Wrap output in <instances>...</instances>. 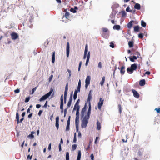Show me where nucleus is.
I'll return each mask as SVG.
<instances>
[{
    "label": "nucleus",
    "mask_w": 160,
    "mask_h": 160,
    "mask_svg": "<svg viewBox=\"0 0 160 160\" xmlns=\"http://www.w3.org/2000/svg\"><path fill=\"white\" fill-rule=\"evenodd\" d=\"M105 80V77H103L102 78V80L100 82V84L102 86L103 85L104 83V82Z\"/></svg>",
    "instance_id": "nucleus-40"
},
{
    "label": "nucleus",
    "mask_w": 160,
    "mask_h": 160,
    "mask_svg": "<svg viewBox=\"0 0 160 160\" xmlns=\"http://www.w3.org/2000/svg\"><path fill=\"white\" fill-rule=\"evenodd\" d=\"M140 5L139 3H136L134 5V8L137 10H140Z\"/></svg>",
    "instance_id": "nucleus-30"
},
{
    "label": "nucleus",
    "mask_w": 160,
    "mask_h": 160,
    "mask_svg": "<svg viewBox=\"0 0 160 160\" xmlns=\"http://www.w3.org/2000/svg\"><path fill=\"white\" fill-rule=\"evenodd\" d=\"M89 118L84 117L82 121L81 127L82 128H85L88 123V120Z\"/></svg>",
    "instance_id": "nucleus-3"
},
{
    "label": "nucleus",
    "mask_w": 160,
    "mask_h": 160,
    "mask_svg": "<svg viewBox=\"0 0 160 160\" xmlns=\"http://www.w3.org/2000/svg\"><path fill=\"white\" fill-rule=\"evenodd\" d=\"M104 102V100L102 99V98L99 99V101L98 103V108L100 110Z\"/></svg>",
    "instance_id": "nucleus-6"
},
{
    "label": "nucleus",
    "mask_w": 160,
    "mask_h": 160,
    "mask_svg": "<svg viewBox=\"0 0 160 160\" xmlns=\"http://www.w3.org/2000/svg\"><path fill=\"white\" fill-rule=\"evenodd\" d=\"M139 27L138 26H135L134 27V30L135 32H139Z\"/></svg>",
    "instance_id": "nucleus-34"
},
{
    "label": "nucleus",
    "mask_w": 160,
    "mask_h": 160,
    "mask_svg": "<svg viewBox=\"0 0 160 160\" xmlns=\"http://www.w3.org/2000/svg\"><path fill=\"white\" fill-rule=\"evenodd\" d=\"M128 45L129 48H131L133 47L134 45V42L132 40L128 42Z\"/></svg>",
    "instance_id": "nucleus-27"
},
{
    "label": "nucleus",
    "mask_w": 160,
    "mask_h": 160,
    "mask_svg": "<svg viewBox=\"0 0 160 160\" xmlns=\"http://www.w3.org/2000/svg\"><path fill=\"white\" fill-rule=\"evenodd\" d=\"M80 108L79 106L78 105L75 104L73 109V111L76 110H79Z\"/></svg>",
    "instance_id": "nucleus-33"
},
{
    "label": "nucleus",
    "mask_w": 160,
    "mask_h": 160,
    "mask_svg": "<svg viewBox=\"0 0 160 160\" xmlns=\"http://www.w3.org/2000/svg\"><path fill=\"white\" fill-rule=\"evenodd\" d=\"M131 90L133 93L134 97L137 98H139V94L134 89H132Z\"/></svg>",
    "instance_id": "nucleus-9"
},
{
    "label": "nucleus",
    "mask_w": 160,
    "mask_h": 160,
    "mask_svg": "<svg viewBox=\"0 0 160 160\" xmlns=\"http://www.w3.org/2000/svg\"><path fill=\"white\" fill-rule=\"evenodd\" d=\"M131 68L134 71L137 69L138 66L137 64L134 63L131 65Z\"/></svg>",
    "instance_id": "nucleus-22"
},
{
    "label": "nucleus",
    "mask_w": 160,
    "mask_h": 160,
    "mask_svg": "<svg viewBox=\"0 0 160 160\" xmlns=\"http://www.w3.org/2000/svg\"><path fill=\"white\" fill-rule=\"evenodd\" d=\"M139 85L141 86H143L145 84V79L141 80L139 82Z\"/></svg>",
    "instance_id": "nucleus-25"
},
{
    "label": "nucleus",
    "mask_w": 160,
    "mask_h": 160,
    "mask_svg": "<svg viewBox=\"0 0 160 160\" xmlns=\"http://www.w3.org/2000/svg\"><path fill=\"white\" fill-rule=\"evenodd\" d=\"M37 89V87H35L33 88L32 90V92L30 93L31 94H33L34 93V92Z\"/></svg>",
    "instance_id": "nucleus-50"
},
{
    "label": "nucleus",
    "mask_w": 160,
    "mask_h": 160,
    "mask_svg": "<svg viewBox=\"0 0 160 160\" xmlns=\"http://www.w3.org/2000/svg\"><path fill=\"white\" fill-rule=\"evenodd\" d=\"M134 22L133 20H132L129 22L127 24V27L129 29H130L133 25L132 22Z\"/></svg>",
    "instance_id": "nucleus-18"
},
{
    "label": "nucleus",
    "mask_w": 160,
    "mask_h": 160,
    "mask_svg": "<svg viewBox=\"0 0 160 160\" xmlns=\"http://www.w3.org/2000/svg\"><path fill=\"white\" fill-rule=\"evenodd\" d=\"M119 113L121 114L122 112V107L120 104L118 105Z\"/></svg>",
    "instance_id": "nucleus-45"
},
{
    "label": "nucleus",
    "mask_w": 160,
    "mask_h": 160,
    "mask_svg": "<svg viewBox=\"0 0 160 160\" xmlns=\"http://www.w3.org/2000/svg\"><path fill=\"white\" fill-rule=\"evenodd\" d=\"M59 117L58 116H57L56 119V126L57 129H58L59 128Z\"/></svg>",
    "instance_id": "nucleus-19"
},
{
    "label": "nucleus",
    "mask_w": 160,
    "mask_h": 160,
    "mask_svg": "<svg viewBox=\"0 0 160 160\" xmlns=\"http://www.w3.org/2000/svg\"><path fill=\"white\" fill-rule=\"evenodd\" d=\"M71 102L68 101V108H69L70 106L71 105Z\"/></svg>",
    "instance_id": "nucleus-62"
},
{
    "label": "nucleus",
    "mask_w": 160,
    "mask_h": 160,
    "mask_svg": "<svg viewBox=\"0 0 160 160\" xmlns=\"http://www.w3.org/2000/svg\"><path fill=\"white\" fill-rule=\"evenodd\" d=\"M68 90V83H67L65 87V91L64 95V102L66 103V102Z\"/></svg>",
    "instance_id": "nucleus-4"
},
{
    "label": "nucleus",
    "mask_w": 160,
    "mask_h": 160,
    "mask_svg": "<svg viewBox=\"0 0 160 160\" xmlns=\"http://www.w3.org/2000/svg\"><path fill=\"white\" fill-rule=\"evenodd\" d=\"M69 153L67 152L66 155V160H69Z\"/></svg>",
    "instance_id": "nucleus-43"
},
{
    "label": "nucleus",
    "mask_w": 160,
    "mask_h": 160,
    "mask_svg": "<svg viewBox=\"0 0 160 160\" xmlns=\"http://www.w3.org/2000/svg\"><path fill=\"white\" fill-rule=\"evenodd\" d=\"M11 36L12 39H16L18 37V34L15 32H12L11 34Z\"/></svg>",
    "instance_id": "nucleus-12"
},
{
    "label": "nucleus",
    "mask_w": 160,
    "mask_h": 160,
    "mask_svg": "<svg viewBox=\"0 0 160 160\" xmlns=\"http://www.w3.org/2000/svg\"><path fill=\"white\" fill-rule=\"evenodd\" d=\"M65 17V18L67 19V20H69L70 18V14L69 12H66L65 13L64 15H63V17L62 18V20L63 21H64V20L63 19Z\"/></svg>",
    "instance_id": "nucleus-8"
},
{
    "label": "nucleus",
    "mask_w": 160,
    "mask_h": 160,
    "mask_svg": "<svg viewBox=\"0 0 160 160\" xmlns=\"http://www.w3.org/2000/svg\"><path fill=\"white\" fill-rule=\"evenodd\" d=\"M127 72L129 74H131L133 73V71L132 69L130 68H128L127 69Z\"/></svg>",
    "instance_id": "nucleus-36"
},
{
    "label": "nucleus",
    "mask_w": 160,
    "mask_h": 160,
    "mask_svg": "<svg viewBox=\"0 0 160 160\" xmlns=\"http://www.w3.org/2000/svg\"><path fill=\"white\" fill-rule=\"evenodd\" d=\"M155 110H156L157 112L158 113H159L160 112V108H156L155 109Z\"/></svg>",
    "instance_id": "nucleus-56"
},
{
    "label": "nucleus",
    "mask_w": 160,
    "mask_h": 160,
    "mask_svg": "<svg viewBox=\"0 0 160 160\" xmlns=\"http://www.w3.org/2000/svg\"><path fill=\"white\" fill-rule=\"evenodd\" d=\"M78 155L77 158V160H80L81 157V152L80 150L78 151Z\"/></svg>",
    "instance_id": "nucleus-29"
},
{
    "label": "nucleus",
    "mask_w": 160,
    "mask_h": 160,
    "mask_svg": "<svg viewBox=\"0 0 160 160\" xmlns=\"http://www.w3.org/2000/svg\"><path fill=\"white\" fill-rule=\"evenodd\" d=\"M101 123L98 120H97V129L99 130L101 129Z\"/></svg>",
    "instance_id": "nucleus-24"
},
{
    "label": "nucleus",
    "mask_w": 160,
    "mask_h": 160,
    "mask_svg": "<svg viewBox=\"0 0 160 160\" xmlns=\"http://www.w3.org/2000/svg\"><path fill=\"white\" fill-rule=\"evenodd\" d=\"M27 18H28L29 22L30 23H32L33 21L34 17L32 15H30L29 16H28Z\"/></svg>",
    "instance_id": "nucleus-17"
},
{
    "label": "nucleus",
    "mask_w": 160,
    "mask_h": 160,
    "mask_svg": "<svg viewBox=\"0 0 160 160\" xmlns=\"http://www.w3.org/2000/svg\"><path fill=\"white\" fill-rule=\"evenodd\" d=\"M72 94H73V91L71 92V93L70 94L69 100L68 101L72 102Z\"/></svg>",
    "instance_id": "nucleus-41"
},
{
    "label": "nucleus",
    "mask_w": 160,
    "mask_h": 160,
    "mask_svg": "<svg viewBox=\"0 0 160 160\" xmlns=\"http://www.w3.org/2000/svg\"><path fill=\"white\" fill-rule=\"evenodd\" d=\"M35 133V132L34 131H32L31 132V134H29L28 136V137L31 138L32 139L34 137V136L33 135V134Z\"/></svg>",
    "instance_id": "nucleus-38"
},
{
    "label": "nucleus",
    "mask_w": 160,
    "mask_h": 160,
    "mask_svg": "<svg viewBox=\"0 0 160 160\" xmlns=\"http://www.w3.org/2000/svg\"><path fill=\"white\" fill-rule=\"evenodd\" d=\"M30 100V98L29 97L27 98L25 100V102H28Z\"/></svg>",
    "instance_id": "nucleus-57"
},
{
    "label": "nucleus",
    "mask_w": 160,
    "mask_h": 160,
    "mask_svg": "<svg viewBox=\"0 0 160 160\" xmlns=\"http://www.w3.org/2000/svg\"><path fill=\"white\" fill-rule=\"evenodd\" d=\"M76 118H79V110H77L76 113Z\"/></svg>",
    "instance_id": "nucleus-47"
},
{
    "label": "nucleus",
    "mask_w": 160,
    "mask_h": 160,
    "mask_svg": "<svg viewBox=\"0 0 160 160\" xmlns=\"http://www.w3.org/2000/svg\"><path fill=\"white\" fill-rule=\"evenodd\" d=\"M70 10L71 12H72L73 13H75L76 12V10H75L73 8H71Z\"/></svg>",
    "instance_id": "nucleus-53"
},
{
    "label": "nucleus",
    "mask_w": 160,
    "mask_h": 160,
    "mask_svg": "<svg viewBox=\"0 0 160 160\" xmlns=\"http://www.w3.org/2000/svg\"><path fill=\"white\" fill-rule=\"evenodd\" d=\"M71 116H69L68 118V119L67 122V125L66 128V131H68L69 129V126L70 124V120Z\"/></svg>",
    "instance_id": "nucleus-13"
},
{
    "label": "nucleus",
    "mask_w": 160,
    "mask_h": 160,
    "mask_svg": "<svg viewBox=\"0 0 160 160\" xmlns=\"http://www.w3.org/2000/svg\"><path fill=\"white\" fill-rule=\"evenodd\" d=\"M86 109L85 108H83L81 111V118H82L84 116V113L86 112Z\"/></svg>",
    "instance_id": "nucleus-21"
},
{
    "label": "nucleus",
    "mask_w": 160,
    "mask_h": 160,
    "mask_svg": "<svg viewBox=\"0 0 160 160\" xmlns=\"http://www.w3.org/2000/svg\"><path fill=\"white\" fill-rule=\"evenodd\" d=\"M98 67L100 68H102V63L101 62H99L98 64Z\"/></svg>",
    "instance_id": "nucleus-59"
},
{
    "label": "nucleus",
    "mask_w": 160,
    "mask_h": 160,
    "mask_svg": "<svg viewBox=\"0 0 160 160\" xmlns=\"http://www.w3.org/2000/svg\"><path fill=\"white\" fill-rule=\"evenodd\" d=\"M102 30L103 32L102 35L104 38H108L109 36V32L107 28H102Z\"/></svg>",
    "instance_id": "nucleus-2"
},
{
    "label": "nucleus",
    "mask_w": 160,
    "mask_h": 160,
    "mask_svg": "<svg viewBox=\"0 0 160 160\" xmlns=\"http://www.w3.org/2000/svg\"><path fill=\"white\" fill-rule=\"evenodd\" d=\"M143 150L142 149H140L138 153V154L139 156H141L143 154Z\"/></svg>",
    "instance_id": "nucleus-32"
},
{
    "label": "nucleus",
    "mask_w": 160,
    "mask_h": 160,
    "mask_svg": "<svg viewBox=\"0 0 160 160\" xmlns=\"http://www.w3.org/2000/svg\"><path fill=\"white\" fill-rule=\"evenodd\" d=\"M129 58L131 61L132 62H134V60H136L138 58H137V57H136L135 56H133L132 57H129Z\"/></svg>",
    "instance_id": "nucleus-26"
},
{
    "label": "nucleus",
    "mask_w": 160,
    "mask_h": 160,
    "mask_svg": "<svg viewBox=\"0 0 160 160\" xmlns=\"http://www.w3.org/2000/svg\"><path fill=\"white\" fill-rule=\"evenodd\" d=\"M69 48H70V46L69 43V42H67V47H66V55L68 57L69 55Z\"/></svg>",
    "instance_id": "nucleus-10"
},
{
    "label": "nucleus",
    "mask_w": 160,
    "mask_h": 160,
    "mask_svg": "<svg viewBox=\"0 0 160 160\" xmlns=\"http://www.w3.org/2000/svg\"><path fill=\"white\" fill-rule=\"evenodd\" d=\"M89 105V108L88 111L87 115H86L85 117L89 118L90 116L91 113V104L89 103L88 104Z\"/></svg>",
    "instance_id": "nucleus-15"
},
{
    "label": "nucleus",
    "mask_w": 160,
    "mask_h": 160,
    "mask_svg": "<svg viewBox=\"0 0 160 160\" xmlns=\"http://www.w3.org/2000/svg\"><path fill=\"white\" fill-rule=\"evenodd\" d=\"M82 64V62L81 61L80 62L79 66H78V71H79L80 70V68Z\"/></svg>",
    "instance_id": "nucleus-51"
},
{
    "label": "nucleus",
    "mask_w": 160,
    "mask_h": 160,
    "mask_svg": "<svg viewBox=\"0 0 160 160\" xmlns=\"http://www.w3.org/2000/svg\"><path fill=\"white\" fill-rule=\"evenodd\" d=\"M15 93H18L20 92V90L19 89H17L14 91Z\"/></svg>",
    "instance_id": "nucleus-55"
},
{
    "label": "nucleus",
    "mask_w": 160,
    "mask_h": 160,
    "mask_svg": "<svg viewBox=\"0 0 160 160\" xmlns=\"http://www.w3.org/2000/svg\"><path fill=\"white\" fill-rule=\"evenodd\" d=\"M77 93L78 90L76 89L74 91V92L73 95V99L74 100H75L77 98Z\"/></svg>",
    "instance_id": "nucleus-35"
},
{
    "label": "nucleus",
    "mask_w": 160,
    "mask_h": 160,
    "mask_svg": "<svg viewBox=\"0 0 160 160\" xmlns=\"http://www.w3.org/2000/svg\"><path fill=\"white\" fill-rule=\"evenodd\" d=\"M53 91V89L52 88H51L50 91L46 94L42 96L40 99L39 101L40 102L44 101L46 99L48 98L51 95Z\"/></svg>",
    "instance_id": "nucleus-1"
},
{
    "label": "nucleus",
    "mask_w": 160,
    "mask_h": 160,
    "mask_svg": "<svg viewBox=\"0 0 160 160\" xmlns=\"http://www.w3.org/2000/svg\"><path fill=\"white\" fill-rule=\"evenodd\" d=\"M121 13L122 17H125L126 15V13L124 10L122 11L121 12Z\"/></svg>",
    "instance_id": "nucleus-46"
},
{
    "label": "nucleus",
    "mask_w": 160,
    "mask_h": 160,
    "mask_svg": "<svg viewBox=\"0 0 160 160\" xmlns=\"http://www.w3.org/2000/svg\"><path fill=\"white\" fill-rule=\"evenodd\" d=\"M135 54L137 56L136 57H137L138 58H139V56H140V54L139 52L138 51L135 52L133 53H132L131 54Z\"/></svg>",
    "instance_id": "nucleus-39"
},
{
    "label": "nucleus",
    "mask_w": 160,
    "mask_h": 160,
    "mask_svg": "<svg viewBox=\"0 0 160 160\" xmlns=\"http://www.w3.org/2000/svg\"><path fill=\"white\" fill-rule=\"evenodd\" d=\"M125 67L124 66H122L120 69V72L121 74L123 75L124 74L125 71Z\"/></svg>",
    "instance_id": "nucleus-20"
},
{
    "label": "nucleus",
    "mask_w": 160,
    "mask_h": 160,
    "mask_svg": "<svg viewBox=\"0 0 160 160\" xmlns=\"http://www.w3.org/2000/svg\"><path fill=\"white\" fill-rule=\"evenodd\" d=\"M60 109L61 110H63V94H62L60 98Z\"/></svg>",
    "instance_id": "nucleus-11"
},
{
    "label": "nucleus",
    "mask_w": 160,
    "mask_h": 160,
    "mask_svg": "<svg viewBox=\"0 0 160 160\" xmlns=\"http://www.w3.org/2000/svg\"><path fill=\"white\" fill-rule=\"evenodd\" d=\"M88 52V45L87 44L85 47L84 55L83 56V59H85L86 57L87 53Z\"/></svg>",
    "instance_id": "nucleus-16"
},
{
    "label": "nucleus",
    "mask_w": 160,
    "mask_h": 160,
    "mask_svg": "<svg viewBox=\"0 0 160 160\" xmlns=\"http://www.w3.org/2000/svg\"><path fill=\"white\" fill-rule=\"evenodd\" d=\"M90 80H91V77L89 76H88L86 79L85 80V88H87L88 85L90 83Z\"/></svg>",
    "instance_id": "nucleus-5"
},
{
    "label": "nucleus",
    "mask_w": 160,
    "mask_h": 160,
    "mask_svg": "<svg viewBox=\"0 0 160 160\" xmlns=\"http://www.w3.org/2000/svg\"><path fill=\"white\" fill-rule=\"evenodd\" d=\"M113 28L114 30H118L120 29L121 27L119 25H115L113 26Z\"/></svg>",
    "instance_id": "nucleus-28"
},
{
    "label": "nucleus",
    "mask_w": 160,
    "mask_h": 160,
    "mask_svg": "<svg viewBox=\"0 0 160 160\" xmlns=\"http://www.w3.org/2000/svg\"><path fill=\"white\" fill-rule=\"evenodd\" d=\"M90 57V52H88L87 55V60L86 62L85 65L86 66H87L88 63L89 58Z\"/></svg>",
    "instance_id": "nucleus-23"
},
{
    "label": "nucleus",
    "mask_w": 160,
    "mask_h": 160,
    "mask_svg": "<svg viewBox=\"0 0 160 160\" xmlns=\"http://www.w3.org/2000/svg\"><path fill=\"white\" fill-rule=\"evenodd\" d=\"M126 11L128 12H132V10L130 9V8L129 7H128L127 8Z\"/></svg>",
    "instance_id": "nucleus-49"
},
{
    "label": "nucleus",
    "mask_w": 160,
    "mask_h": 160,
    "mask_svg": "<svg viewBox=\"0 0 160 160\" xmlns=\"http://www.w3.org/2000/svg\"><path fill=\"white\" fill-rule=\"evenodd\" d=\"M110 46L112 48H114V44L112 42H111L110 43Z\"/></svg>",
    "instance_id": "nucleus-52"
},
{
    "label": "nucleus",
    "mask_w": 160,
    "mask_h": 160,
    "mask_svg": "<svg viewBox=\"0 0 160 160\" xmlns=\"http://www.w3.org/2000/svg\"><path fill=\"white\" fill-rule=\"evenodd\" d=\"M41 107V105L39 104H37L36 105V107L37 108H39Z\"/></svg>",
    "instance_id": "nucleus-64"
},
{
    "label": "nucleus",
    "mask_w": 160,
    "mask_h": 160,
    "mask_svg": "<svg viewBox=\"0 0 160 160\" xmlns=\"http://www.w3.org/2000/svg\"><path fill=\"white\" fill-rule=\"evenodd\" d=\"M138 36L139 38H142L143 37V34L142 33H140L138 34Z\"/></svg>",
    "instance_id": "nucleus-48"
},
{
    "label": "nucleus",
    "mask_w": 160,
    "mask_h": 160,
    "mask_svg": "<svg viewBox=\"0 0 160 160\" xmlns=\"http://www.w3.org/2000/svg\"><path fill=\"white\" fill-rule=\"evenodd\" d=\"M91 159L92 160H94V155L93 154H92L90 155Z\"/></svg>",
    "instance_id": "nucleus-63"
},
{
    "label": "nucleus",
    "mask_w": 160,
    "mask_h": 160,
    "mask_svg": "<svg viewBox=\"0 0 160 160\" xmlns=\"http://www.w3.org/2000/svg\"><path fill=\"white\" fill-rule=\"evenodd\" d=\"M67 71L68 72L69 74V77H70L71 75V72L70 70L68 69Z\"/></svg>",
    "instance_id": "nucleus-60"
},
{
    "label": "nucleus",
    "mask_w": 160,
    "mask_h": 160,
    "mask_svg": "<svg viewBox=\"0 0 160 160\" xmlns=\"http://www.w3.org/2000/svg\"><path fill=\"white\" fill-rule=\"evenodd\" d=\"M79 118H75V125L76 126L77 131H78V124L79 122Z\"/></svg>",
    "instance_id": "nucleus-14"
},
{
    "label": "nucleus",
    "mask_w": 160,
    "mask_h": 160,
    "mask_svg": "<svg viewBox=\"0 0 160 160\" xmlns=\"http://www.w3.org/2000/svg\"><path fill=\"white\" fill-rule=\"evenodd\" d=\"M48 101H46L44 105L42 106L43 108H46L47 107Z\"/></svg>",
    "instance_id": "nucleus-54"
},
{
    "label": "nucleus",
    "mask_w": 160,
    "mask_h": 160,
    "mask_svg": "<svg viewBox=\"0 0 160 160\" xmlns=\"http://www.w3.org/2000/svg\"><path fill=\"white\" fill-rule=\"evenodd\" d=\"M16 118L17 119L18 124L19 123V115L18 112H17L16 114Z\"/></svg>",
    "instance_id": "nucleus-37"
},
{
    "label": "nucleus",
    "mask_w": 160,
    "mask_h": 160,
    "mask_svg": "<svg viewBox=\"0 0 160 160\" xmlns=\"http://www.w3.org/2000/svg\"><path fill=\"white\" fill-rule=\"evenodd\" d=\"M32 155L31 156H30L29 155H28L27 156V159H28L29 158V159L31 160L32 158Z\"/></svg>",
    "instance_id": "nucleus-61"
},
{
    "label": "nucleus",
    "mask_w": 160,
    "mask_h": 160,
    "mask_svg": "<svg viewBox=\"0 0 160 160\" xmlns=\"http://www.w3.org/2000/svg\"><path fill=\"white\" fill-rule=\"evenodd\" d=\"M55 60V52H52V62L53 63H54Z\"/></svg>",
    "instance_id": "nucleus-31"
},
{
    "label": "nucleus",
    "mask_w": 160,
    "mask_h": 160,
    "mask_svg": "<svg viewBox=\"0 0 160 160\" xmlns=\"http://www.w3.org/2000/svg\"><path fill=\"white\" fill-rule=\"evenodd\" d=\"M42 112H43V111L42 110H40L39 111V112H38V115L39 116H40L41 114L42 113Z\"/></svg>",
    "instance_id": "nucleus-58"
},
{
    "label": "nucleus",
    "mask_w": 160,
    "mask_h": 160,
    "mask_svg": "<svg viewBox=\"0 0 160 160\" xmlns=\"http://www.w3.org/2000/svg\"><path fill=\"white\" fill-rule=\"evenodd\" d=\"M77 145L76 144H73L72 146V148L73 150H75L77 148Z\"/></svg>",
    "instance_id": "nucleus-44"
},
{
    "label": "nucleus",
    "mask_w": 160,
    "mask_h": 160,
    "mask_svg": "<svg viewBox=\"0 0 160 160\" xmlns=\"http://www.w3.org/2000/svg\"><path fill=\"white\" fill-rule=\"evenodd\" d=\"M92 91L91 90H90L89 93L88 94V98L87 101L88 102V104L89 103L91 104L90 101L91 99H92Z\"/></svg>",
    "instance_id": "nucleus-7"
},
{
    "label": "nucleus",
    "mask_w": 160,
    "mask_h": 160,
    "mask_svg": "<svg viewBox=\"0 0 160 160\" xmlns=\"http://www.w3.org/2000/svg\"><path fill=\"white\" fill-rule=\"evenodd\" d=\"M141 26L143 27H145L146 26V23L143 21L142 20L141 21Z\"/></svg>",
    "instance_id": "nucleus-42"
}]
</instances>
